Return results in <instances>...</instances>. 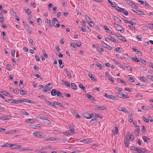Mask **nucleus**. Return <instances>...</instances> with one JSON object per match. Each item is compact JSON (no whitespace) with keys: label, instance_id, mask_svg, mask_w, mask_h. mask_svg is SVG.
<instances>
[{"label":"nucleus","instance_id":"obj_54","mask_svg":"<svg viewBox=\"0 0 153 153\" xmlns=\"http://www.w3.org/2000/svg\"><path fill=\"white\" fill-rule=\"evenodd\" d=\"M106 48H108L109 50H112V47L106 44Z\"/></svg>","mask_w":153,"mask_h":153},{"label":"nucleus","instance_id":"obj_19","mask_svg":"<svg viewBox=\"0 0 153 153\" xmlns=\"http://www.w3.org/2000/svg\"><path fill=\"white\" fill-rule=\"evenodd\" d=\"M133 11L135 12L136 13H137L139 15H144V13L142 11H138L137 10H136V11L133 10Z\"/></svg>","mask_w":153,"mask_h":153},{"label":"nucleus","instance_id":"obj_17","mask_svg":"<svg viewBox=\"0 0 153 153\" xmlns=\"http://www.w3.org/2000/svg\"><path fill=\"white\" fill-rule=\"evenodd\" d=\"M25 122L29 123H33L35 122V120L34 119L32 118L26 120H25Z\"/></svg>","mask_w":153,"mask_h":153},{"label":"nucleus","instance_id":"obj_18","mask_svg":"<svg viewBox=\"0 0 153 153\" xmlns=\"http://www.w3.org/2000/svg\"><path fill=\"white\" fill-rule=\"evenodd\" d=\"M57 92L56 89H53L51 91V94L53 96H55Z\"/></svg>","mask_w":153,"mask_h":153},{"label":"nucleus","instance_id":"obj_40","mask_svg":"<svg viewBox=\"0 0 153 153\" xmlns=\"http://www.w3.org/2000/svg\"><path fill=\"white\" fill-rule=\"evenodd\" d=\"M56 94L57 95V96L59 97H60V96H61L62 97H63V96L62 95V93L60 91H58L57 92Z\"/></svg>","mask_w":153,"mask_h":153},{"label":"nucleus","instance_id":"obj_23","mask_svg":"<svg viewBox=\"0 0 153 153\" xmlns=\"http://www.w3.org/2000/svg\"><path fill=\"white\" fill-rule=\"evenodd\" d=\"M71 88L74 90H76L77 89V86L74 83H71Z\"/></svg>","mask_w":153,"mask_h":153},{"label":"nucleus","instance_id":"obj_16","mask_svg":"<svg viewBox=\"0 0 153 153\" xmlns=\"http://www.w3.org/2000/svg\"><path fill=\"white\" fill-rule=\"evenodd\" d=\"M116 29L120 31L121 33H123L124 32V30H123V28L122 27L119 25L116 28Z\"/></svg>","mask_w":153,"mask_h":153},{"label":"nucleus","instance_id":"obj_47","mask_svg":"<svg viewBox=\"0 0 153 153\" xmlns=\"http://www.w3.org/2000/svg\"><path fill=\"white\" fill-rule=\"evenodd\" d=\"M96 118L94 119H91L90 121V122L91 123L94 124L96 122Z\"/></svg>","mask_w":153,"mask_h":153},{"label":"nucleus","instance_id":"obj_58","mask_svg":"<svg viewBox=\"0 0 153 153\" xmlns=\"http://www.w3.org/2000/svg\"><path fill=\"white\" fill-rule=\"evenodd\" d=\"M14 132L13 130L9 131H7L6 133V134H12Z\"/></svg>","mask_w":153,"mask_h":153},{"label":"nucleus","instance_id":"obj_6","mask_svg":"<svg viewBox=\"0 0 153 153\" xmlns=\"http://www.w3.org/2000/svg\"><path fill=\"white\" fill-rule=\"evenodd\" d=\"M83 116L85 118L88 119H91L93 116V114H90L88 113H85L83 114Z\"/></svg>","mask_w":153,"mask_h":153},{"label":"nucleus","instance_id":"obj_20","mask_svg":"<svg viewBox=\"0 0 153 153\" xmlns=\"http://www.w3.org/2000/svg\"><path fill=\"white\" fill-rule=\"evenodd\" d=\"M106 32L112 34H114V32L110 30L108 28V27L106 26Z\"/></svg>","mask_w":153,"mask_h":153},{"label":"nucleus","instance_id":"obj_48","mask_svg":"<svg viewBox=\"0 0 153 153\" xmlns=\"http://www.w3.org/2000/svg\"><path fill=\"white\" fill-rule=\"evenodd\" d=\"M10 144L7 143H6L5 144L2 145L1 146V147H10Z\"/></svg>","mask_w":153,"mask_h":153},{"label":"nucleus","instance_id":"obj_46","mask_svg":"<svg viewBox=\"0 0 153 153\" xmlns=\"http://www.w3.org/2000/svg\"><path fill=\"white\" fill-rule=\"evenodd\" d=\"M59 64H60V67L61 68H62L64 65H62V66H61V65L62 64V61L61 59H59L58 60Z\"/></svg>","mask_w":153,"mask_h":153},{"label":"nucleus","instance_id":"obj_60","mask_svg":"<svg viewBox=\"0 0 153 153\" xmlns=\"http://www.w3.org/2000/svg\"><path fill=\"white\" fill-rule=\"evenodd\" d=\"M129 81L130 82H134V79L132 77H130L129 79Z\"/></svg>","mask_w":153,"mask_h":153},{"label":"nucleus","instance_id":"obj_59","mask_svg":"<svg viewBox=\"0 0 153 153\" xmlns=\"http://www.w3.org/2000/svg\"><path fill=\"white\" fill-rule=\"evenodd\" d=\"M15 51L14 49H12L11 51L12 55L14 57Z\"/></svg>","mask_w":153,"mask_h":153},{"label":"nucleus","instance_id":"obj_14","mask_svg":"<svg viewBox=\"0 0 153 153\" xmlns=\"http://www.w3.org/2000/svg\"><path fill=\"white\" fill-rule=\"evenodd\" d=\"M112 131L114 135H116L117 134L119 130L117 127H115L112 130Z\"/></svg>","mask_w":153,"mask_h":153},{"label":"nucleus","instance_id":"obj_26","mask_svg":"<svg viewBox=\"0 0 153 153\" xmlns=\"http://www.w3.org/2000/svg\"><path fill=\"white\" fill-rule=\"evenodd\" d=\"M43 123L45 124L48 125L49 124L51 123V122L48 119H45L43 120Z\"/></svg>","mask_w":153,"mask_h":153},{"label":"nucleus","instance_id":"obj_4","mask_svg":"<svg viewBox=\"0 0 153 153\" xmlns=\"http://www.w3.org/2000/svg\"><path fill=\"white\" fill-rule=\"evenodd\" d=\"M5 101L7 102L10 103H14L15 104H18L20 102V100H15L13 99H8L6 100Z\"/></svg>","mask_w":153,"mask_h":153},{"label":"nucleus","instance_id":"obj_57","mask_svg":"<svg viewBox=\"0 0 153 153\" xmlns=\"http://www.w3.org/2000/svg\"><path fill=\"white\" fill-rule=\"evenodd\" d=\"M22 114L25 115H28L29 114L26 111H22Z\"/></svg>","mask_w":153,"mask_h":153},{"label":"nucleus","instance_id":"obj_11","mask_svg":"<svg viewBox=\"0 0 153 153\" xmlns=\"http://www.w3.org/2000/svg\"><path fill=\"white\" fill-rule=\"evenodd\" d=\"M20 100V102H25L30 103H32L33 102V101L30 100H27L25 99H22Z\"/></svg>","mask_w":153,"mask_h":153},{"label":"nucleus","instance_id":"obj_38","mask_svg":"<svg viewBox=\"0 0 153 153\" xmlns=\"http://www.w3.org/2000/svg\"><path fill=\"white\" fill-rule=\"evenodd\" d=\"M25 11L28 15L30 14L31 13V11L29 9H25Z\"/></svg>","mask_w":153,"mask_h":153},{"label":"nucleus","instance_id":"obj_49","mask_svg":"<svg viewBox=\"0 0 153 153\" xmlns=\"http://www.w3.org/2000/svg\"><path fill=\"white\" fill-rule=\"evenodd\" d=\"M136 128H137L136 130L137 132V134L138 135L139 133L140 132V128H139V127L137 125V126H136Z\"/></svg>","mask_w":153,"mask_h":153},{"label":"nucleus","instance_id":"obj_25","mask_svg":"<svg viewBox=\"0 0 153 153\" xmlns=\"http://www.w3.org/2000/svg\"><path fill=\"white\" fill-rule=\"evenodd\" d=\"M1 93L2 94H3L4 95L8 97H9L10 96V94L9 93L5 91H1Z\"/></svg>","mask_w":153,"mask_h":153},{"label":"nucleus","instance_id":"obj_51","mask_svg":"<svg viewBox=\"0 0 153 153\" xmlns=\"http://www.w3.org/2000/svg\"><path fill=\"white\" fill-rule=\"evenodd\" d=\"M122 95H123L122 98H123V99L128 98H129V96L126 94H123Z\"/></svg>","mask_w":153,"mask_h":153},{"label":"nucleus","instance_id":"obj_15","mask_svg":"<svg viewBox=\"0 0 153 153\" xmlns=\"http://www.w3.org/2000/svg\"><path fill=\"white\" fill-rule=\"evenodd\" d=\"M55 104H56L58 106L61 107H63V106L62 105V104L61 103H59V102L57 101H54V102L53 103V107H54L55 106Z\"/></svg>","mask_w":153,"mask_h":153},{"label":"nucleus","instance_id":"obj_33","mask_svg":"<svg viewBox=\"0 0 153 153\" xmlns=\"http://www.w3.org/2000/svg\"><path fill=\"white\" fill-rule=\"evenodd\" d=\"M108 1L110 3L109 5H110L112 7H116V5L115 3H113L110 0H108Z\"/></svg>","mask_w":153,"mask_h":153},{"label":"nucleus","instance_id":"obj_34","mask_svg":"<svg viewBox=\"0 0 153 153\" xmlns=\"http://www.w3.org/2000/svg\"><path fill=\"white\" fill-rule=\"evenodd\" d=\"M20 150L22 151H31L33 150V149H25L23 148H21L20 149Z\"/></svg>","mask_w":153,"mask_h":153},{"label":"nucleus","instance_id":"obj_63","mask_svg":"<svg viewBox=\"0 0 153 153\" xmlns=\"http://www.w3.org/2000/svg\"><path fill=\"white\" fill-rule=\"evenodd\" d=\"M27 31L29 33H32V30L29 27L28 28H27Z\"/></svg>","mask_w":153,"mask_h":153},{"label":"nucleus","instance_id":"obj_36","mask_svg":"<svg viewBox=\"0 0 153 153\" xmlns=\"http://www.w3.org/2000/svg\"><path fill=\"white\" fill-rule=\"evenodd\" d=\"M131 59L133 61H134L136 62H138L140 61V60H138V59L136 57H134L131 58Z\"/></svg>","mask_w":153,"mask_h":153},{"label":"nucleus","instance_id":"obj_8","mask_svg":"<svg viewBox=\"0 0 153 153\" xmlns=\"http://www.w3.org/2000/svg\"><path fill=\"white\" fill-rule=\"evenodd\" d=\"M106 97L109 99H112L114 100H117V98L116 97L112 95H108L106 93Z\"/></svg>","mask_w":153,"mask_h":153},{"label":"nucleus","instance_id":"obj_64","mask_svg":"<svg viewBox=\"0 0 153 153\" xmlns=\"http://www.w3.org/2000/svg\"><path fill=\"white\" fill-rule=\"evenodd\" d=\"M141 62L142 63L144 64L145 65H146V62L143 59H141Z\"/></svg>","mask_w":153,"mask_h":153},{"label":"nucleus","instance_id":"obj_3","mask_svg":"<svg viewBox=\"0 0 153 153\" xmlns=\"http://www.w3.org/2000/svg\"><path fill=\"white\" fill-rule=\"evenodd\" d=\"M61 140V138H55L54 137H50L47 138H46L44 139V141H54V140H56V141H58L59 140Z\"/></svg>","mask_w":153,"mask_h":153},{"label":"nucleus","instance_id":"obj_1","mask_svg":"<svg viewBox=\"0 0 153 153\" xmlns=\"http://www.w3.org/2000/svg\"><path fill=\"white\" fill-rule=\"evenodd\" d=\"M130 149L133 151H136L139 153H141V152H144L145 151H143L140 149L139 147H136L134 146H132L130 147Z\"/></svg>","mask_w":153,"mask_h":153},{"label":"nucleus","instance_id":"obj_31","mask_svg":"<svg viewBox=\"0 0 153 153\" xmlns=\"http://www.w3.org/2000/svg\"><path fill=\"white\" fill-rule=\"evenodd\" d=\"M19 87L21 89L23 88L24 87L23 82L22 80H20L19 81Z\"/></svg>","mask_w":153,"mask_h":153},{"label":"nucleus","instance_id":"obj_12","mask_svg":"<svg viewBox=\"0 0 153 153\" xmlns=\"http://www.w3.org/2000/svg\"><path fill=\"white\" fill-rule=\"evenodd\" d=\"M68 126L70 130V132L72 133V134L74 133V128L73 126H71L70 125H68Z\"/></svg>","mask_w":153,"mask_h":153},{"label":"nucleus","instance_id":"obj_56","mask_svg":"<svg viewBox=\"0 0 153 153\" xmlns=\"http://www.w3.org/2000/svg\"><path fill=\"white\" fill-rule=\"evenodd\" d=\"M107 78L108 79V80H110L111 82H114V80L111 77L109 76V77H107Z\"/></svg>","mask_w":153,"mask_h":153},{"label":"nucleus","instance_id":"obj_30","mask_svg":"<svg viewBox=\"0 0 153 153\" xmlns=\"http://www.w3.org/2000/svg\"><path fill=\"white\" fill-rule=\"evenodd\" d=\"M118 39L120 40H122L123 41H126V39L123 36H122L121 35H120V36L118 37Z\"/></svg>","mask_w":153,"mask_h":153},{"label":"nucleus","instance_id":"obj_41","mask_svg":"<svg viewBox=\"0 0 153 153\" xmlns=\"http://www.w3.org/2000/svg\"><path fill=\"white\" fill-rule=\"evenodd\" d=\"M143 119L144 121L147 123H149V119H146V117H145L144 116L143 117Z\"/></svg>","mask_w":153,"mask_h":153},{"label":"nucleus","instance_id":"obj_9","mask_svg":"<svg viewBox=\"0 0 153 153\" xmlns=\"http://www.w3.org/2000/svg\"><path fill=\"white\" fill-rule=\"evenodd\" d=\"M21 146L20 145L11 144L10 145V147L13 149H18L20 148Z\"/></svg>","mask_w":153,"mask_h":153},{"label":"nucleus","instance_id":"obj_43","mask_svg":"<svg viewBox=\"0 0 153 153\" xmlns=\"http://www.w3.org/2000/svg\"><path fill=\"white\" fill-rule=\"evenodd\" d=\"M123 93L120 92V93H117V96L120 98H122L123 97Z\"/></svg>","mask_w":153,"mask_h":153},{"label":"nucleus","instance_id":"obj_22","mask_svg":"<svg viewBox=\"0 0 153 153\" xmlns=\"http://www.w3.org/2000/svg\"><path fill=\"white\" fill-rule=\"evenodd\" d=\"M45 101L46 103H47L48 105L53 107V103L51 102H50L48 100H47V99H45Z\"/></svg>","mask_w":153,"mask_h":153},{"label":"nucleus","instance_id":"obj_61","mask_svg":"<svg viewBox=\"0 0 153 153\" xmlns=\"http://www.w3.org/2000/svg\"><path fill=\"white\" fill-rule=\"evenodd\" d=\"M123 13L126 16H128V12L127 11L124 10L123 11Z\"/></svg>","mask_w":153,"mask_h":153},{"label":"nucleus","instance_id":"obj_37","mask_svg":"<svg viewBox=\"0 0 153 153\" xmlns=\"http://www.w3.org/2000/svg\"><path fill=\"white\" fill-rule=\"evenodd\" d=\"M63 133L64 135H68L71 134H72V133L69 131H67L65 132H63Z\"/></svg>","mask_w":153,"mask_h":153},{"label":"nucleus","instance_id":"obj_39","mask_svg":"<svg viewBox=\"0 0 153 153\" xmlns=\"http://www.w3.org/2000/svg\"><path fill=\"white\" fill-rule=\"evenodd\" d=\"M65 70L66 71V74L68 76H69L70 78H71V73H70V72L68 71H67V69H65Z\"/></svg>","mask_w":153,"mask_h":153},{"label":"nucleus","instance_id":"obj_7","mask_svg":"<svg viewBox=\"0 0 153 153\" xmlns=\"http://www.w3.org/2000/svg\"><path fill=\"white\" fill-rule=\"evenodd\" d=\"M34 136L37 137H43V134L38 132H36L33 133Z\"/></svg>","mask_w":153,"mask_h":153},{"label":"nucleus","instance_id":"obj_21","mask_svg":"<svg viewBox=\"0 0 153 153\" xmlns=\"http://www.w3.org/2000/svg\"><path fill=\"white\" fill-rule=\"evenodd\" d=\"M142 138L143 139L144 141L146 143L147 142L148 140H150V139L144 136L142 137Z\"/></svg>","mask_w":153,"mask_h":153},{"label":"nucleus","instance_id":"obj_32","mask_svg":"<svg viewBox=\"0 0 153 153\" xmlns=\"http://www.w3.org/2000/svg\"><path fill=\"white\" fill-rule=\"evenodd\" d=\"M140 79L142 80L144 82H146L147 81V79L144 76H143L140 77Z\"/></svg>","mask_w":153,"mask_h":153},{"label":"nucleus","instance_id":"obj_62","mask_svg":"<svg viewBox=\"0 0 153 153\" xmlns=\"http://www.w3.org/2000/svg\"><path fill=\"white\" fill-rule=\"evenodd\" d=\"M137 38L140 40H141L142 39V36L140 35H138L137 36Z\"/></svg>","mask_w":153,"mask_h":153},{"label":"nucleus","instance_id":"obj_24","mask_svg":"<svg viewBox=\"0 0 153 153\" xmlns=\"http://www.w3.org/2000/svg\"><path fill=\"white\" fill-rule=\"evenodd\" d=\"M79 86L80 88H82V89H83V90L84 92H85V93L86 92V91L85 90V86H84L82 84H79Z\"/></svg>","mask_w":153,"mask_h":153},{"label":"nucleus","instance_id":"obj_45","mask_svg":"<svg viewBox=\"0 0 153 153\" xmlns=\"http://www.w3.org/2000/svg\"><path fill=\"white\" fill-rule=\"evenodd\" d=\"M13 91L14 93L18 94L19 93V90L18 89H13Z\"/></svg>","mask_w":153,"mask_h":153},{"label":"nucleus","instance_id":"obj_27","mask_svg":"<svg viewBox=\"0 0 153 153\" xmlns=\"http://www.w3.org/2000/svg\"><path fill=\"white\" fill-rule=\"evenodd\" d=\"M20 94L22 95H26L27 94V92L24 90H20Z\"/></svg>","mask_w":153,"mask_h":153},{"label":"nucleus","instance_id":"obj_53","mask_svg":"<svg viewBox=\"0 0 153 153\" xmlns=\"http://www.w3.org/2000/svg\"><path fill=\"white\" fill-rule=\"evenodd\" d=\"M111 40L112 41H113L115 43H118V41L116 40L114 38L112 37H111Z\"/></svg>","mask_w":153,"mask_h":153},{"label":"nucleus","instance_id":"obj_35","mask_svg":"<svg viewBox=\"0 0 153 153\" xmlns=\"http://www.w3.org/2000/svg\"><path fill=\"white\" fill-rule=\"evenodd\" d=\"M9 117L8 116H6V117H0V119H2L3 120H8L9 119Z\"/></svg>","mask_w":153,"mask_h":153},{"label":"nucleus","instance_id":"obj_42","mask_svg":"<svg viewBox=\"0 0 153 153\" xmlns=\"http://www.w3.org/2000/svg\"><path fill=\"white\" fill-rule=\"evenodd\" d=\"M88 76L92 80L94 81H95L96 80L95 78L94 77V76H93L92 74H89Z\"/></svg>","mask_w":153,"mask_h":153},{"label":"nucleus","instance_id":"obj_29","mask_svg":"<svg viewBox=\"0 0 153 153\" xmlns=\"http://www.w3.org/2000/svg\"><path fill=\"white\" fill-rule=\"evenodd\" d=\"M114 19L115 21H117V22H121V20L120 18L117 16H114Z\"/></svg>","mask_w":153,"mask_h":153},{"label":"nucleus","instance_id":"obj_13","mask_svg":"<svg viewBox=\"0 0 153 153\" xmlns=\"http://www.w3.org/2000/svg\"><path fill=\"white\" fill-rule=\"evenodd\" d=\"M92 140L91 139H87L81 140L80 142L88 143L91 142Z\"/></svg>","mask_w":153,"mask_h":153},{"label":"nucleus","instance_id":"obj_50","mask_svg":"<svg viewBox=\"0 0 153 153\" xmlns=\"http://www.w3.org/2000/svg\"><path fill=\"white\" fill-rule=\"evenodd\" d=\"M78 28L81 31H82L83 32H85L86 31V29H84L82 28V27L81 26H79L78 27Z\"/></svg>","mask_w":153,"mask_h":153},{"label":"nucleus","instance_id":"obj_5","mask_svg":"<svg viewBox=\"0 0 153 153\" xmlns=\"http://www.w3.org/2000/svg\"><path fill=\"white\" fill-rule=\"evenodd\" d=\"M50 85V83H48L46 84L44 87L43 89V92H47L50 90L51 89V88L49 87V85Z\"/></svg>","mask_w":153,"mask_h":153},{"label":"nucleus","instance_id":"obj_52","mask_svg":"<svg viewBox=\"0 0 153 153\" xmlns=\"http://www.w3.org/2000/svg\"><path fill=\"white\" fill-rule=\"evenodd\" d=\"M11 68V65L10 64H7L6 66V68L8 70H10Z\"/></svg>","mask_w":153,"mask_h":153},{"label":"nucleus","instance_id":"obj_55","mask_svg":"<svg viewBox=\"0 0 153 153\" xmlns=\"http://www.w3.org/2000/svg\"><path fill=\"white\" fill-rule=\"evenodd\" d=\"M61 3L62 4V6L64 7L65 6V0H61Z\"/></svg>","mask_w":153,"mask_h":153},{"label":"nucleus","instance_id":"obj_28","mask_svg":"<svg viewBox=\"0 0 153 153\" xmlns=\"http://www.w3.org/2000/svg\"><path fill=\"white\" fill-rule=\"evenodd\" d=\"M85 18L86 22L88 23H90V22H91V20L90 19L89 17L87 15H85Z\"/></svg>","mask_w":153,"mask_h":153},{"label":"nucleus","instance_id":"obj_44","mask_svg":"<svg viewBox=\"0 0 153 153\" xmlns=\"http://www.w3.org/2000/svg\"><path fill=\"white\" fill-rule=\"evenodd\" d=\"M47 22V25L48 27H51L52 25L51 24V20H50L49 21H46Z\"/></svg>","mask_w":153,"mask_h":153},{"label":"nucleus","instance_id":"obj_2","mask_svg":"<svg viewBox=\"0 0 153 153\" xmlns=\"http://www.w3.org/2000/svg\"><path fill=\"white\" fill-rule=\"evenodd\" d=\"M52 23L53 26L57 28H58L60 25L59 22L56 18H53Z\"/></svg>","mask_w":153,"mask_h":153},{"label":"nucleus","instance_id":"obj_10","mask_svg":"<svg viewBox=\"0 0 153 153\" xmlns=\"http://www.w3.org/2000/svg\"><path fill=\"white\" fill-rule=\"evenodd\" d=\"M118 109L120 111H122L124 113H127L128 111L125 108L121 107H118Z\"/></svg>","mask_w":153,"mask_h":153}]
</instances>
